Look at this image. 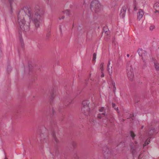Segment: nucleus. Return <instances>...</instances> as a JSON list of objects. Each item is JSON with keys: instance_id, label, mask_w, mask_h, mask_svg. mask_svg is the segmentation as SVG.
<instances>
[{"instance_id": "2", "label": "nucleus", "mask_w": 159, "mask_h": 159, "mask_svg": "<svg viewBox=\"0 0 159 159\" xmlns=\"http://www.w3.org/2000/svg\"><path fill=\"white\" fill-rule=\"evenodd\" d=\"M44 10L39 6L35 7L34 14L32 15V20L36 28H38L40 24L43 22Z\"/></svg>"}, {"instance_id": "42", "label": "nucleus", "mask_w": 159, "mask_h": 159, "mask_svg": "<svg viewBox=\"0 0 159 159\" xmlns=\"http://www.w3.org/2000/svg\"><path fill=\"white\" fill-rule=\"evenodd\" d=\"M5 159H7V157H6L5 158Z\"/></svg>"}, {"instance_id": "39", "label": "nucleus", "mask_w": 159, "mask_h": 159, "mask_svg": "<svg viewBox=\"0 0 159 159\" xmlns=\"http://www.w3.org/2000/svg\"><path fill=\"white\" fill-rule=\"evenodd\" d=\"M127 56L128 57H129V54H127Z\"/></svg>"}, {"instance_id": "31", "label": "nucleus", "mask_w": 159, "mask_h": 159, "mask_svg": "<svg viewBox=\"0 0 159 159\" xmlns=\"http://www.w3.org/2000/svg\"><path fill=\"white\" fill-rule=\"evenodd\" d=\"M149 144V143L148 142H147L145 141L144 144H143V147H144L145 146H147V145H148V144Z\"/></svg>"}, {"instance_id": "8", "label": "nucleus", "mask_w": 159, "mask_h": 159, "mask_svg": "<svg viewBox=\"0 0 159 159\" xmlns=\"http://www.w3.org/2000/svg\"><path fill=\"white\" fill-rule=\"evenodd\" d=\"M89 101L87 100H84L82 102V107H85L86 111L89 109Z\"/></svg>"}, {"instance_id": "5", "label": "nucleus", "mask_w": 159, "mask_h": 159, "mask_svg": "<svg viewBox=\"0 0 159 159\" xmlns=\"http://www.w3.org/2000/svg\"><path fill=\"white\" fill-rule=\"evenodd\" d=\"M137 142L135 141L134 143H132L130 144V146L131 148L130 151L133 155L134 156L136 152L135 148H137L138 147Z\"/></svg>"}, {"instance_id": "26", "label": "nucleus", "mask_w": 159, "mask_h": 159, "mask_svg": "<svg viewBox=\"0 0 159 159\" xmlns=\"http://www.w3.org/2000/svg\"><path fill=\"white\" fill-rule=\"evenodd\" d=\"M155 28V26L154 25H152L150 26V30H153Z\"/></svg>"}, {"instance_id": "22", "label": "nucleus", "mask_w": 159, "mask_h": 159, "mask_svg": "<svg viewBox=\"0 0 159 159\" xmlns=\"http://www.w3.org/2000/svg\"><path fill=\"white\" fill-rule=\"evenodd\" d=\"M96 54L95 53H94L93 54V61H95L96 59Z\"/></svg>"}, {"instance_id": "10", "label": "nucleus", "mask_w": 159, "mask_h": 159, "mask_svg": "<svg viewBox=\"0 0 159 159\" xmlns=\"http://www.w3.org/2000/svg\"><path fill=\"white\" fill-rule=\"evenodd\" d=\"M153 8L155 10V13H159V3L158 2H156L153 6Z\"/></svg>"}, {"instance_id": "3", "label": "nucleus", "mask_w": 159, "mask_h": 159, "mask_svg": "<svg viewBox=\"0 0 159 159\" xmlns=\"http://www.w3.org/2000/svg\"><path fill=\"white\" fill-rule=\"evenodd\" d=\"M91 10L96 13L99 12L101 9V6L97 0H93L90 4Z\"/></svg>"}, {"instance_id": "34", "label": "nucleus", "mask_w": 159, "mask_h": 159, "mask_svg": "<svg viewBox=\"0 0 159 159\" xmlns=\"http://www.w3.org/2000/svg\"><path fill=\"white\" fill-rule=\"evenodd\" d=\"M110 61H111L109 60V61H108V64H107V66H110V65L111 64Z\"/></svg>"}, {"instance_id": "19", "label": "nucleus", "mask_w": 159, "mask_h": 159, "mask_svg": "<svg viewBox=\"0 0 159 159\" xmlns=\"http://www.w3.org/2000/svg\"><path fill=\"white\" fill-rule=\"evenodd\" d=\"M40 137L41 141H43L45 139L44 135L43 134V133H41L40 134Z\"/></svg>"}, {"instance_id": "12", "label": "nucleus", "mask_w": 159, "mask_h": 159, "mask_svg": "<svg viewBox=\"0 0 159 159\" xmlns=\"http://www.w3.org/2000/svg\"><path fill=\"white\" fill-rule=\"evenodd\" d=\"M107 70L108 71L109 74L110 75H111L112 73V66H107Z\"/></svg>"}, {"instance_id": "29", "label": "nucleus", "mask_w": 159, "mask_h": 159, "mask_svg": "<svg viewBox=\"0 0 159 159\" xmlns=\"http://www.w3.org/2000/svg\"><path fill=\"white\" fill-rule=\"evenodd\" d=\"M20 43H21V44L22 43H23V40L22 39V37H20Z\"/></svg>"}, {"instance_id": "6", "label": "nucleus", "mask_w": 159, "mask_h": 159, "mask_svg": "<svg viewBox=\"0 0 159 159\" xmlns=\"http://www.w3.org/2000/svg\"><path fill=\"white\" fill-rule=\"evenodd\" d=\"M127 8V6L125 5L121 9L120 15V16L122 18H123L125 17V13Z\"/></svg>"}, {"instance_id": "40", "label": "nucleus", "mask_w": 159, "mask_h": 159, "mask_svg": "<svg viewBox=\"0 0 159 159\" xmlns=\"http://www.w3.org/2000/svg\"><path fill=\"white\" fill-rule=\"evenodd\" d=\"M144 127V126H142L141 127V129H142Z\"/></svg>"}, {"instance_id": "28", "label": "nucleus", "mask_w": 159, "mask_h": 159, "mask_svg": "<svg viewBox=\"0 0 159 159\" xmlns=\"http://www.w3.org/2000/svg\"><path fill=\"white\" fill-rule=\"evenodd\" d=\"M111 84L113 85V87H115V82L113 80H111Z\"/></svg>"}, {"instance_id": "24", "label": "nucleus", "mask_w": 159, "mask_h": 159, "mask_svg": "<svg viewBox=\"0 0 159 159\" xmlns=\"http://www.w3.org/2000/svg\"><path fill=\"white\" fill-rule=\"evenodd\" d=\"M74 157L75 159H80L79 156L77 154H75L74 155Z\"/></svg>"}, {"instance_id": "37", "label": "nucleus", "mask_w": 159, "mask_h": 159, "mask_svg": "<svg viewBox=\"0 0 159 159\" xmlns=\"http://www.w3.org/2000/svg\"><path fill=\"white\" fill-rule=\"evenodd\" d=\"M115 103H112V107L113 108H115Z\"/></svg>"}, {"instance_id": "32", "label": "nucleus", "mask_w": 159, "mask_h": 159, "mask_svg": "<svg viewBox=\"0 0 159 159\" xmlns=\"http://www.w3.org/2000/svg\"><path fill=\"white\" fill-rule=\"evenodd\" d=\"M64 18H65V16H61V17H59V20H61V19H63Z\"/></svg>"}, {"instance_id": "27", "label": "nucleus", "mask_w": 159, "mask_h": 159, "mask_svg": "<svg viewBox=\"0 0 159 159\" xmlns=\"http://www.w3.org/2000/svg\"><path fill=\"white\" fill-rule=\"evenodd\" d=\"M104 107H101L99 109V111L100 112H102L104 110Z\"/></svg>"}, {"instance_id": "36", "label": "nucleus", "mask_w": 159, "mask_h": 159, "mask_svg": "<svg viewBox=\"0 0 159 159\" xmlns=\"http://www.w3.org/2000/svg\"><path fill=\"white\" fill-rule=\"evenodd\" d=\"M114 109L116 110V111H117V112L118 113H119V110H118V107H117L116 108H114Z\"/></svg>"}, {"instance_id": "7", "label": "nucleus", "mask_w": 159, "mask_h": 159, "mask_svg": "<svg viewBox=\"0 0 159 159\" xmlns=\"http://www.w3.org/2000/svg\"><path fill=\"white\" fill-rule=\"evenodd\" d=\"M138 52L139 56H141L142 59L143 60V58L145 57L146 55V52L141 49H139L138 50Z\"/></svg>"}, {"instance_id": "17", "label": "nucleus", "mask_w": 159, "mask_h": 159, "mask_svg": "<svg viewBox=\"0 0 159 159\" xmlns=\"http://www.w3.org/2000/svg\"><path fill=\"white\" fill-rule=\"evenodd\" d=\"M155 132L154 128L152 127L151 129L150 130L149 134L150 135H152Z\"/></svg>"}, {"instance_id": "20", "label": "nucleus", "mask_w": 159, "mask_h": 159, "mask_svg": "<svg viewBox=\"0 0 159 159\" xmlns=\"http://www.w3.org/2000/svg\"><path fill=\"white\" fill-rule=\"evenodd\" d=\"M103 65L104 63L103 62H102L100 66V68L101 71H103L104 70L103 69Z\"/></svg>"}, {"instance_id": "18", "label": "nucleus", "mask_w": 159, "mask_h": 159, "mask_svg": "<svg viewBox=\"0 0 159 159\" xmlns=\"http://www.w3.org/2000/svg\"><path fill=\"white\" fill-rule=\"evenodd\" d=\"M55 92L54 91H52V93H51V99L52 100L55 97Z\"/></svg>"}, {"instance_id": "41", "label": "nucleus", "mask_w": 159, "mask_h": 159, "mask_svg": "<svg viewBox=\"0 0 159 159\" xmlns=\"http://www.w3.org/2000/svg\"><path fill=\"white\" fill-rule=\"evenodd\" d=\"M141 157V155H140L139 156V157Z\"/></svg>"}, {"instance_id": "25", "label": "nucleus", "mask_w": 159, "mask_h": 159, "mask_svg": "<svg viewBox=\"0 0 159 159\" xmlns=\"http://www.w3.org/2000/svg\"><path fill=\"white\" fill-rule=\"evenodd\" d=\"M136 2L135 1H134V11H136L137 9H136Z\"/></svg>"}, {"instance_id": "38", "label": "nucleus", "mask_w": 159, "mask_h": 159, "mask_svg": "<svg viewBox=\"0 0 159 159\" xmlns=\"http://www.w3.org/2000/svg\"><path fill=\"white\" fill-rule=\"evenodd\" d=\"M52 111L53 114H54V110L53 109H52Z\"/></svg>"}, {"instance_id": "1", "label": "nucleus", "mask_w": 159, "mask_h": 159, "mask_svg": "<svg viewBox=\"0 0 159 159\" xmlns=\"http://www.w3.org/2000/svg\"><path fill=\"white\" fill-rule=\"evenodd\" d=\"M28 15L29 17H31L32 13L30 8L27 7H24L21 10L18 14V21L20 29L24 31L27 32L30 30V23L26 22L24 16Z\"/></svg>"}, {"instance_id": "23", "label": "nucleus", "mask_w": 159, "mask_h": 159, "mask_svg": "<svg viewBox=\"0 0 159 159\" xmlns=\"http://www.w3.org/2000/svg\"><path fill=\"white\" fill-rule=\"evenodd\" d=\"M64 14H66L67 15H69V11L67 10L64 11Z\"/></svg>"}, {"instance_id": "35", "label": "nucleus", "mask_w": 159, "mask_h": 159, "mask_svg": "<svg viewBox=\"0 0 159 159\" xmlns=\"http://www.w3.org/2000/svg\"><path fill=\"white\" fill-rule=\"evenodd\" d=\"M113 87V92L114 93H115L116 90V87L115 86V87Z\"/></svg>"}, {"instance_id": "43", "label": "nucleus", "mask_w": 159, "mask_h": 159, "mask_svg": "<svg viewBox=\"0 0 159 159\" xmlns=\"http://www.w3.org/2000/svg\"><path fill=\"white\" fill-rule=\"evenodd\" d=\"M60 30H61V28H60Z\"/></svg>"}, {"instance_id": "14", "label": "nucleus", "mask_w": 159, "mask_h": 159, "mask_svg": "<svg viewBox=\"0 0 159 159\" xmlns=\"http://www.w3.org/2000/svg\"><path fill=\"white\" fill-rule=\"evenodd\" d=\"M105 113H99L98 114V117L99 119H101L105 116Z\"/></svg>"}, {"instance_id": "15", "label": "nucleus", "mask_w": 159, "mask_h": 159, "mask_svg": "<svg viewBox=\"0 0 159 159\" xmlns=\"http://www.w3.org/2000/svg\"><path fill=\"white\" fill-rule=\"evenodd\" d=\"M155 68L156 70H159V64L157 62H155L154 63Z\"/></svg>"}, {"instance_id": "44", "label": "nucleus", "mask_w": 159, "mask_h": 159, "mask_svg": "<svg viewBox=\"0 0 159 159\" xmlns=\"http://www.w3.org/2000/svg\"><path fill=\"white\" fill-rule=\"evenodd\" d=\"M9 69V68H7V70H8Z\"/></svg>"}, {"instance_id": "9", "label": "nucleus", "mask_w": 159, "mask_h": 159, "mask_svg": "<svg viewBox=\"0 0 159 159\" xmlns=\"http://www.w3.org/2000/svg\"><path fill=\"white\" fill-rule=\"evenodd\" d=\"M144 15V12L141 9H140L138 13L137 19L140 20V19L142 18Z\"/></svg>"}, {"instance_id": "30", "label": "nucleus", "mask_w": 159, "mask_h": 159, "mask_svg": "<svg viewBox=\"0 0 159 159\" xmlns=\"http://www.w3.org/2000/svg\"><path fill=\"white\" fill-rule=\"evenodd\" d=\"M151 138L150 137L149 138H148L147 140L146 141V142H148L149 143H150V139Z\"/></svg>"}, {"instance_id": "4", "label": "nucleus", "mask_w": 159, "mask_h": 159, "mask_svg": "<svg viewBox=\"0 0 159 159\" xmlns=\"http://www.w3.org/2000/svg\"><path fill=\"white\" fill-rule=\"evenodd\" d=\"M126 70L128 79L130 80H133L134 79V75L132 63L130 61L127 63Z\"/></svg>"}, {"instance_id": "21", "label": "nucleus", "mask_w": 159, "mask_h": 159, "mask_svg": "<svg viewBox=\"0 0 159 159\" xmlns=\"http://www.w3.org/2000/svg\"><path fill=\"white\" fill-rule=\"evenodd\" d=\"M130 136L132 137L133 139H134V137L135 136V135L133 131L130 132Z\"/></svg>"}, {"instance_id": "16", "label": "nucleus", "mask_w": 159, "mask_h": 159, "mask_svg": "<svg viewBox=\"0 0 159 159\" xmlns=\"http://www.w3.org/2000/svg\"><path fill=\"white\" fill-rule=\"evenodd\" d=\"M52 134V136H53V138H54V139L55 140V141L57 143L58 142V140L56 137L55 133L54 132H53Z\"/></svg>"}, {"instance_id": "33", "label": "nucleus", "mask_w": 159, "mask_h": 159, "mask_svg": "<svg viewBox=\"0 0 159 159\" xmlns=\"http://www.w3.org/2000/svg\"><path fill=\"white\" fill-rule=\"evenodd\" d=\"M101 73L102 75H101V77H104V75L103 71H102Z\"/></svg>"}, {"instance_id": "11", "label": "nucleus", "mask_w": 159, "mask_h": 159, "mask_svg": "<svg viewBox=\"0 0 159 159\" xmlns=\"http://www.w3.org/2000/svg\"><path fill=\"white\" fill-rule=\"evenodd\" d=\"M85 107H81V111L85 115H88L89 113V108L86 111Z\"/></svg>"}, {"instance_id": "13", "label": "nucleus", "mask_w": 159, "mask_h": 159, "mask_svg": "<svg viewBox=\"0 0 159 159\" xmlns=\"http://www.w3.org/2000/svg\"><path fill=\"white\" fill-rule=\"evenodd\" d=\"M105 151L103 152V153L104 156H105L107 154H109V149L107 148H104L103 150V151Z\"/></svg>"}]
</instances>
